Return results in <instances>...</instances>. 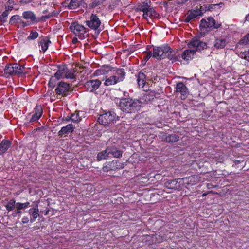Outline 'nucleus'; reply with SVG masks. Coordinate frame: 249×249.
<instances>
[{
    "label": "nucleus",
    "mask_w": 249,
    "mask_h": 249,
    "mask_svg": "<svg viewBox=\"0 0 249 249\" xmlns=\"http://www.w3.org/2000/svg\"><path fill=\"white\" fill-rule=\"evenodd\" d=\"M9 13L7 11H4L1 15L0 16V20H1V22H5L6 21V19L8 17Z\"/></svg>",
    "instance_id": "41"
},
{
    "label": "nucleus",
    "mask_w": 249,
    "mask_h": 249,
    "mask_svg": "<svg viewBox=\"0 0 249 249\" xmlns=\"http://www.w3.org/2000/svg\"><path fill=\"white\" fill-rule=\"evenodd\" d=\"M50 43V40L47 38L43 39L40 41V44L43 52H45L48 49L49 44Z\"/></svg>",
    "instance_id": "30"
},
{
    "label": "nucleus",
    "mask_w": 249,
    "mask_h": 249,
    "mask_svg": "<svg viewBox=\"0 0 249 249\" xmlns=\"http://www.w3.org/2000/svg\"><path fill=\"white\" fill-rule=\"evenodd\" d=\"M207 187L208 189H212L213 188L216 187V186H214L212 185L211 183H208L207 185Z\"/></svg>",
    "instance_id": "50"
},
{
    "label": "nucleus",
    "mask_w": 249,
    "mask_h": 249,
    "mask_svg": "<svg viewBox=\"0 0 249 249\" xmlns=\"http://www.w3.org/2000/svg\"><path fill=\"white\" fill-rule=\"evenodd\" d=\"M29 219L28 216H24L22 219V224H27L29 222Z\"/></svg>",
    "instance_id": "47"
},
{
    "label": "nucleus",
    "mask_w": 249,
    "mask_h": 249,
    "mask_svg": "<svg viewBox=\"0 0 249 249\" xmlns=\"http://www.w3.org/2000/svg\"><path fill=\"white\" fill-rule=\"evenodd\" d=\"M179 136L176 134L172 133L168 134L167 133H163L162 138L163 141L167 143H173L178 142L179 140Z\"/></svg>",
    "instance_id": "15"
},
{
    "label": "nucleus",
    "mask_w": 249,
    "mask_h": 249,
    "mask_svg": "<svg viewBox=\"0 0 249 249\" xmlns=\"http://www.w3.org/2000/svg\"><path fill=\"white\" fill-rule=\"evenodd\" d=\"M177 78H181V77H179V76H177Z\"/></svg>",
    "instance_id": "62"
},
{
    "label": "nucleus",
    "mask_w": 249,
    "mask_h": 249,
    "mask_svg": "<svg viewBox=\"0 0 249 249\" xmlns=\"http://www.w3.org/2000/svg\"><path fill=\"white\" fill-rule=\"evenodd\" d=\"M111 78H116V76H112Z\"/></svg>",
    "instance_id": "61"
},
{
    "label": "nucleus",
    "mask_w": 249,
    "mask_h": 249,
    "mask_svg": "<svg viewBox=\"0 0 249 249\" xmlns=\"http://www.w3.org/2000/svg\"><path fill=\"white\" fill-rule=\"evenodd\" d=\"M51 17V16L50 15H48V16H43L41 17V20H45L46 19H48L49 18Z\"/></svg>",
    "instance_id": "53"
},
{
    "label": "nucleus",
    "mask_w": 249,
    "mask_h": 249,
    "mask_svg": "<svg viewBox=\"0 0 249 249\" xmlns=\"http://www.w3.org/2000/svg\"><path fill=\"white\" fill-rule=\"evenodd\" d=\"M21 213V210H17V211L16 212H15V214L16 215L17 214L20 215Z\"/></svg>",
    "instance_id": "55"
},
{
    "label": "nucleus",
    "mask_w": 249,
    "mask_h": 249,
    "mask_svg": "<svg viewBox=\"0 0 249 249\" xmlns=\"http://www.w3.org/2000/svg\"><path fill=\"white\" fill-rule=\"evenodd\" d=\"M195 177H189L183 178H181L182 180L188 185H193L195 183V181L194 180Z\"/></svg>",
    "instance_id": "34"
},
{
    "label": "nucleus",
    "mask_w": 249,
    "mask_h": 249,
    "mask_svg": "<svg viewBox=\"0 0 249 249\" xmlns=\"http://www.w3.org/2000/svg\"><path fill=\"white\" fill-rule=\"evenodd\" d=\"M106 149L108 153V156L111 154L114 158H120L122 156V151L119 150L115 145L107 146Z\"/></svg>",
    "instance_id": "16"
},
{
    "label": "nucleus",
    "mask_w": 249,
    "mask_h": 249,
    "mask_svg": "<svg viewBox=\"0 0 249 249\" xmlns=\"http://www.w3.org/2000/svg\"><path fill=\"white\" fill-rule=\"evenodd\" d=\"M105 0H94L91 4L89 5L90 8H93L95 6L102 4Z\"/></svg>",
    "instance_id": "38"
},
{
    "label": "nucleus",
    "mask_w": 249,
    "mask_h": 249,
    "mask_svg": "<svg viewBox=\"0 0 249 249\" xmlns=\"http://www.w3.org/2000/svg\"><path fill=\"white\" fill-rule=\"evenodd\" d=\"M75 127L71 124H70L65 126L62 127L61 130L59 131L58 134L59 136L62 137L63 135L72 133Z\"/></svg>",
    "instance_id": "19"
},
{
    "label": "nucleus",
    "mask_w": 249,
    "mask_h": 249,
    "mask_svg": "<svg viewBox=\"0 0 249 249\" xmlns=\"http://www.w3.org/2000/svg\"><path fill=\"white\" fill-rule=\"evenodd\" d=\"M107 71L105 70V68H102L97 70L93 74V76H98L104 75L106 73Z\"/></svg>",
    "instance_id": "35"
},
{
    "label": "nucleus",
    "mask_w": 249,
    "mask_h": 249,
    "mask_svg": "<svg viewBox=\"0 0 249 249\" xmlns=\"http://www.w3.org/2000/svg\"><path fill=\"white\" fill-rule=\"evenodd\" d=\"M240 42L242 44L249 45V33L241 39ZM245 59L249 61V50L247 52H245Z\"/></svg>",
    "instance_id": "28"
},
{
    "label": "nucleus",
    "mask_w": 249,
    "mask_h": 249,
    "mask_svg": "<svg viewBox=\"0 0 249 249\" xmlns=\"http://www.w3.org/2000/svg\"><path fill=\"white\" fill-rule=\"evenodd\" d=\"M117 73L121 77L125 76V72L122 69H118L117 70Z\"/></svg>",
    "instance_id": "45"
},
{
    "label": "nucleus",
    "mask_w": 249,
    "mask_h": 249,
    "mask_svg": "<svg viewBox=\"0 0 249 249\" xmlns=\"http://www.w3.org/2000/svg\"><path fill=\"white\" fill-rule=\"evenodd\" d=\"M232 83H233V84H235L236 83V82H231Z\"/></svg>",
    "instance_id": "63"
},
{
    "label": "nucleus",
    "mask_w": 249,
    "mask_h": 249,
    "mask_svg": "<svg viewBox=\"0 0 249 249\" xmlns=\"http://www.w3.org/2000/svg\"><path fill=\"white\" fill-rule=\"evenodd\" d=\"M188 16H190V18H191V19L196 18L197 17V15L194 13H190Z\"/></svg>",
    "instance_id": "49"
},
{
    "label": "nucleus",
    "mask_w": 249,
    "mask_h": 249,
    "mask_svg": "<svg viewBox=\"0 0 249 249\" xmlns=\"http://www.w3.org/2000/svg\"><path fill=\"white\" fill-rule=\"evenodd\" d=\"M221 24L216 23L215 20L212 17H208L207 19H202L200 21V28L202 32L205 33L213 28H218Z\"/></svg>",
    "instance_id": "5"
},
{
    "label": "nucleus",
    "mask_w": 249,
    "mask_h": 249,
    "mask_svg": "<svg viewBox=\"0 0 249 249\" xmlns=\"http://www.w3.org/2000/svg\"><path fill=\"white\" fill-rule=\"evenodd\" d=\"M10 4L13 3V0H9V1Z\"/></svg>",
    "instance_id": "58"
},
{
    "label": "nucleus",
    "mask_w": 249,
    "mask_h": 249,
    "mask_svg": "<svg viewBox=\"0 0 249 249\" xmlns=\"http://www.w3.org/2000/svg\"><path fill=\"white\" fill-rule=\"evenodd\" d=\"M16 201L14 199H11L7 204L5 205L6 210L8 211H12L15 208H16Z\"/></svg>",
    "instance_id": "32"
},
{
    "label": "nucleus",
    "mask_w": 249,
    "mask_h": 249,
    "mask_svg": "<svg viewBox=\"0 0 249 249\" xmlns=\"http://www.w3.org/2000/svg\"><path fill=\"white\" fill-rule=\"evenodd\" d=\"M206 195V193H204V194H203L202 196H205Z\"/></svg>",
    "instance_id": "60"
},
{
    "label": "nucleus",
    "mask_w": 249,
    "mask_h": 249,
    "mask_svg": "<svg viewBox=\"0 0 249 249\" xmlns=\"http://www.w3.org/2000/svg\"><path fill=\"white\" fill-rule=\"evenodd\" d=\"M180 179L178 178L177 179L168 180L165 182L164 185L166 187L170 189H178L180 187V185L178 180Z\"/></svg>",
    "instance_id": "21"
},
{
    "label": "nucleus",
    "mask_w": 249,
    "mask_h": 249,
    "mask_svg": "<svg viewBox=\"0 0 249 249\" xmlns=\"http://www.w3.org/2000/svg\"><path fill=\"white\" fill-rule=\"evenodd\" d=\"M57 88L55 89V92L57 94L61 95L67 94V92L69 91L70 86L69 84L66 82H59L57 83Z\"/></svg>",
    "instance_id": "10"
},
{
    "label": "nucleus",
    "mask_w": 249,
    "mask_h": 249,
    "mask_svg": "<svg viewBox=\"0 0 249 249\" xmlns=\"http://www.w3.org/2000/svg\"><path fill=\"white\" fill-rule=\"evenodd\" d=\"M108 153L106 149L105 150L98 153L97 156V160L98 161H100L103 160H106L108 158Z\"/></svg>",
    "instance_id": "29"
},
{
    "label": "nucleus",
    "mask_w": 249,
    "mask_h": 249,
    "mask_svg": "<svg viewBox=\"0 0 249 249\" xmlns=\"http://www.w3.org/2000/svg\"><path fill=\"white\" fill-rule=\"evenodd\" d=\"M70 28L75 35L78 36L82 35L86 32V28L77 22L72 23Z\"/></svg>",
    "instance_id": "11"
},
{
    "label": "nucleus",
    "mask_w": 249,
    "mask_h": 249,
    "mask_svg": "<svg viewBox=\"0 0 249 249\" xmlns=\"http://www.w3.org/2000/svg\"><path fill=\"white\" fill-rule=\"evenodd\" d=\"M137 81L139 87L145 91L150 90V87L153 84L152 79H137Z\"/></svg>",
    "instance_id": "9"
},
{
    "label": "nucleus",
    "mask_w": 249,
    "mask_h": 249,
    "mask_svg": "<svg viewBox=\"0 0 249 249\" xmlns=\"http://www.w3.org/2000/svg\"><path fill=\"white\" fill-rule=\"evenodd\" d=\"M19 23L22 24L23 27H25V26H29V25L32 24L27 21L26 22H25V21H23L22 19H21V22H20Z\"/></svg>",
    "instance_id": "48"
},
{
    "label": "nucleus",
    "mask_w": 249,
    "mask_h": 249,
    "mask_svg": "<svg viewBox=\"0 0 249 249\" xmlns=\"http://www.w3.org/2000/svg\"><path fill=\"white\" fill-rule=\"evenodd\" d=\"M29 202H26L25 203L17 202L16 204V208L17 210L25 209L30 205Z\"/></svg>",
    "instance_id": "33"
},
{
    "label": "nucleus",
    "mask_w": 249,
    "mask_h": 249,
    "mask_svg": "<svg viewBox=\"0 0 249 249\" xmlns=\"http://www.w3.org/2000/svg\"><path fill=\"white\" fill-rule=\"evenodd\" d=\"M83 3V0H71L68 5V7L71 9H75L82 5Z\"/></svg>",
    "instance_id": "27"
},
{
    "label": "nucleus",
    "mask_w": 249,
    "mask_h": 249,
    "mask_svg": "<svg viewBox=\"0 0 249 249\" xmlns=\"http://www.w3.org/2000/svg\"><path fill=\"white\" fill-rule=\"evenodd\" d=\"M152 57L157 59L167 58L170 60L177 61L180 56L177 55V50H173L167 45L157 47L153 48Z\"/></svg>",
    "instance_id": "1"
},
{
    "label": "nucleus",
    "mask_w": 249,
    "mask_h": 249,
    "mask_svg": "<svg viewBox=\"0 0 249 249\" xmlns=\"http://www.w3.org/2000/svg\"><path fill=\"white\" fill-rule=\"evenodd\" d=\"M66 120L67 121H69V120H71V119H70V118H69L68 117H67V118L66 119Z\"/></svg>",
    "instance_id": "59"
},
{
    "label": "nucleus",
    "mask_w": 249,
    "mask_h": 249,
    "mask_svg": "<svg viewBox=\"0 0 249 249\" xmlns=\"http://www.w3.org/2000/svg\"><path fill=\"white\" fill-rule=\"evenodd\" d=\"M153 55V53H152L151 52L149 51V52L147 53L146 54V56H144V60L145 61H147V60H149V59L152 57Z\"/></svg>",
    "instance_id": "46"
},
{
    "label": "nucleus",
    "mask_w": 249,
    "mask_h": 249,
    "mask_svg": "<svg viewBox=\"0 0 249 249\" xmlns=\"http://www.w3.org/2000/svg\"><path fill=\"white\" fill-rule=\"evenodd\" d=\"M13 7L12 6H9L6 7L5 11H7L8 13H9V12L11 11L13 9Z\"/></svg>",
    "instance_id": "52"
},
{
    "label": "nucleus",
    "mask_w": 249,
    "mask_h": 249,
    "mask_svg": "<svg viewBox=\"0 0 249 249\" xmlns=\"http://www.w3.org/2000/svg\"><path fill=\"white\" fill-rule=\"evenodd\" d=\"M38 36V33L36 31H31L29 36L27 37L29 40H34Z\"/></svg>",
    "instance_id": "37"
},
{
    "label": "nucleus",
    "mask_w": 249,
    "mask_h": 249,
    "mask_svg": "<svg viewBox=\"0 0 249 249\" xmlns=\"http://www.w3.org/2000/svg\"><path fill=\"white\" fill-rule=\"evenodd\" d=\"M228 42V39L226 37L221 36L219 38H216L213 44L215 48L220 49L224 48Z\"/></svg>",
    "instance_id": "14"
},
{
    "label": "nucleus",
    "mask_w": 249,
    "mask_h": 249,
    "mask_svg": "<svg viewBox=\"0 0 249 249\" xmlns=\"http://www.w3.org/2000/svg\"><path fill=\"white\" fill-rule=\"evenodd\" d=\"M55 76L57 78H74L73 73L69 72L66 66H62L59 67L57 71L55 73Z\"/></svg>",
    "instance_id": "7"
},
{
    "label": "nucleus",
    "mask_w": 249,
    "mask_h": 249,
    "mask_svg": "<svg viewBox=\"0 0 249 249\" xmlns=\"http://www.w3.org/2000/svg\"><path fill=\"white\" fill-rule=\"evenodd\" d=\"M191 19V18H190V16H188L185 19V22H189Z\"/></svg>",
    "instance_id": "54"
},
{
    "label": "nucleus",
    "mask_w": 249,
    "mask_h": 249,
    "mask_svg": "<svg viewBox=\"0 0 249 249\" xmlns=\"http://www.w3.org/2000/svg\"><path fill=\"white\" fill-rule=\"evenodd\" d=\"M246 21H249V14L246 17Z\"/></svg>",
    "instance_id": "57"
},
{
    "label": "nucleus",
    "mask_w": 249,
    "mask_h": 249,
    "mask_svg": "<svg viewBox=\"0 0 249 249\" xmlns=\"http://www.w3.org/2000/svg\"><path fill=\"white\" fill-rule=\"evenodd\" d=\"M101 84V82L98 80H90L88 81L85 84V87L89 91H93L94 90L97 89Z\"/></svg>",
    "instance_id": "12"
},
{
    "label": "nucleus",
    "mask_w": 249,
    "mask_h": 249,
    "mask_svg": "<svg viewBox=\"0 0 249 249\" xmlns=\"http://www.w3.org/2000/svg\"><path fill=\"white\" fill-rule=\"evenodd\" d=\"M59 79H57V80H59ZM56 79H50V81L49 82V86L50 87L53 88L56 85H57V83H56Z\"/></svg>",
    "instance_id": "42"
},
{
    "label": "nucleus",
    "mask_w": 249,
    "mask_h": 249,
    "mask_svg": "<svg viewBox=\"0 0 249 249\" xmlns=\"http://www.w3.org/2000/svg\"><path fill=\"white\" fill-rule=\"evenodd\" d=\"M189 49L185 50L181 57L185 60L192 59L196 51H200L207 47L206 43L197 39H193L188 44Z\"/></svg>",
    "instance_id": "2"
},
{
    "label": "nucleus",
    "mask_w": 249,
    "mask_h": 249,
    "mask_svg": "<svg viewBox=\"0 0 249 249\" xmlns=\"http://www.w3.org/2000/svg\"><path fill=\"white\" fill-rule=\"evenodd\" d=\"M234 165L238 168H242L245 164V162L244 160H235L234 161Z\"/></svg>",
    "instance_id": "40"
},
{
    "label": "nucleus",
    "mask_w": 249,
    "mask_h": 249,
    "mask_svg": "<svg viewBox=\"0 0 249 249\" xmlns=\"http://www.w3.org/2000/svg\"><path fill=\"white\" fill-rule=\"evenodd\" d=\"M155 98V95L154 92H150L149 93H145L139 99L138 101L140 102V107L142 103L146 104L149 102L152 101Z\"/></svg>",
    "instance_id": "18"
},
{
    "label": "nucleus",
    "mask_w": 249,
    "mask_h": 249,
    "mask_svg": "<svg viewBox=\"0 0 249 249\" xmlns=\"http://www.w3.org/2000/svg\"><path fill=\"white\" fill-rule=\"evenodd\" d=\"M78 41L77 40V39L76 38H74L73 39H72V42L73 43H76Z\"/></svg>",
    "instance_id": "56"
},
{
    "label": "nucleus",
    "mask_w": 249,
    "mask_h": 249,
    "mask_svg": "<svg viewBox=\"0 0 249 249\" xmlns=\"http://www.w3.org/2000/svg\"><path fill=\"white\" fill-rule=\"evenodd\" d=\"M120 109L127 113H135L140 108V102L138 100L131 98H124L120 100L119 103Z\"/></svg>",
    "instance_id": "3"
},
{
    "label": "nucleus",
    "mask_w": 249,
    "mask_h": 249,
    "mask_svg": "<svg viewBox=\"0 0 249 249\" xmlns=\"http://www.w3.org/2000/svg\"><path fill=\"white\" fill-rule=\"evenodd\" d=\"M151 7L150 1L149 0H146L145 1L142 2L137 5L136 10L143 12Z\"/></svg>",
    "instance_id": "23"
},
{
    "label": "nucleus",
    "mask_w": 249,
    "mask_h": 249,
    "mask_svg": "<svg viewBox=\"0 0 249 249\" xmlns=\"http://www.w3.org/2000/svg\"><path fill=\"white\" fill-rule=\"evenodd\" d=\"M149 76L150 75H148V72H147L146 71H143L139 72L138 78H142L143 77L146 78L149 77Z\"/></svg>",
    "instance_id": "43"
},
{
    "label": "nucleus",
    "mask_w": 249,
    "mask_h": 249,
    "mask_svg": "<svg viewBox=\"0 0 249 249\" xmlns=\"http://www.w3.org/2000/svg\"><path fill=\"white\" fill-rule=\"evenodd\" d=\"M143 13V17L145 19H147L148 17L152 18L153 17H157V13L156 11L152 7L150 8L147 10H146Z\"/></svg>",
    "instance_id": "26"
},
{
    "label": "nucleus",
    "mask_w": 249,
    "mask_h": 249,
    "mask_svg": "<svg viewBox=\"0 0 249 249\" xmlns=\"http://www.w3.org/2000/svg\"><path fill=\"white\" fill-rule=\"evenodd\" d=\"M35 113L30 119V122L35 121L40 118L42 114V108L41 106H36L35 108Z\"/></svg>",
    "instance_id": "24"
},
{
    "label": "nucleus",
    "mask_w": 249,
    "mask_h": 249,
    "mask_svg": "<svg viewBox=\"0 0 249 249\" xmlns=\"http://www.w3.org/2000/svg\"><path fill=\"white\" fill-rule=\"evenodd\" d=\"M86 25L93 30H96L100 26L101 21L95 14H91L89 20L86 21Z\"/></svg>",
    "instance_id": "8"
},
{
    "label": "nucleus",
    "mask_w": 249,
    "mask_h": 249,
    "mask_svg": "<svg viewBox=\"0 0 249 249\" xmlns=\"http://www.w3.org/2000/svg\"><path fill=\"white\" fill-rule=\"evenodd\" d=\"M119 79H106L104 84L107 86L114 85L118 82Z\"/></svg>",
    "instance_id": "39"
},
{
    "label": "nucleus",
    "mask_w": 249,
    "mask_h": 249,
    "mask_svg": "<svg viewBox=\"0 0 249 249\" xmlns=\"http://www.w3.org/2000/svg\"><path fill=\"white\" fill-rule=\"evenodd\" d=\"M21 22V18L19 15L13 16L10 19L9 23L11 25H15Z\"/></svg>",
    "instance_id": "31"
},
{
    "label": "nucleus",
    "mask_w": 249,
    "mask_h": 249,
    "mask_svg": "<svg viewBox=\"0 0 249 249\" xmlns=\"http://www.w3.org/2000/svg\"><path fill=\"white\" fill-rule=\"evenodd\" d=\"M28 213L31 215L30 221L31 222H34L39 215V210L38 209L37 205L35 207L30 209L28 211Z\"/></svg>",
    "instance_id": "22"
},
{
    "label": "nucleus",
    "mask_w": 249,
    "mask_h": 249,
    "mask_svg": "<svg viewBox=\"0 0 249 249\" xmlns=\"http://www.w3.org/2000/svg\"><path fill=\"white\" fill-rule=\"evenodd\" d=\"M22 17L24 19L26 20L32 24L38 22L36 20L35 14L31 11H26L23 12L22 13Z\"/></svg>",
    "instance_id": "13"
},
{
    "label": "nucleus",
    "mask_w": 249,
    "mask_h": 249,
    "mask_svg": "<svg viewBox=\"0 0 249 249\" xmlns=\"http://www.w3.org/2000/svg\"><path fill=\"white\" fill-rule=\"evenodd\" d=\"M32 0H21L20 2L23 3L27 4L31 2Z\"/></svg>",
    "instance_id": "51"
},
{
    "label": "nucleus",
    "mask_w": 249,
    "mask_h": 249,
    "mask_svg": "<svg viewBox=\"0 0 249 249\" xmlns=\"http://www.w3.org/2000/svg\"><path fill=\"white\" fill-rule=\"evenodd\" d=\"M117 118L118 117H116V113L114 111H110L104 113L100 115L98 119V121L104 125L110 126L114 123Z\"/></svg>",
    "instance_id": "4"
},
{
    "label": "nucleus",
    "mask_w": 249,
    "mask_h": 249,
    "mask_svg": "<svg viewBox=\"0 0 249 249\" xmlns=\"http://www.w3.org/2000/svg\"><path fill=\"white\" fill-rule=\"evenodd\" d=\"M25 68L23 66L15 63L9 64L4 69L5 73L9 74L11 76H22L23 71Z\"/></svg>",
    "instance_id": "6"
},
{
    "label": "nucleus",
    "mask_w": 249,
    "mask_h": 249,
    "mask_svg": "<svg viewBox=\"0 0 249 249\" xmlns=\"http://www.w3.org/2000/svg\"><path fill=\"white\" fill-rule=\"evenodd\" d=\"M12 142L8 139L3 140L0 143V155L6 153L8 149L11 146Z\"/></svg>",
    "instance_id": "17"
},
{
    "label": "nucleus",
    "mask_w": 249,
    "mask_h": 249,
    "mask_svg": "<svg viewBox=\"0 0 249 249\" xmlns=\"http://www.w3.org/2000/svg\"><path fill=\"white\" fill-rule=\"evenodd\" d=\"M102 170L104 172H107L109 171L112 170L109 163H108L107 165L104 166L102 168Z\"/></svg>",
    "instance_id": "44"
},
{
    "label": "nucleus",
    "mask_w": 249,
    "mask_h": 249,
    "mask_svg": "<svg viewBox=\"0 0 249 249\" xmlns=\"http://www.w3.org/2000/svg\"><path fill=\"white\" fill-rule=\"evenodd\" d=\"M177 91L181 93L183 99H185L188 94V91L186 86L182 82H179L177 84L176 86Z\"/></svg>",
    "instance_id": "20"
},
{
    "label": "nucleus",
    "mask_w": 249,
    "mask_h": 249,
    "mask_svg": "<svg viewBox=\"0 0 249 249\" xmlns=\"http://www.w3.org/2000/svg\"><path fill=\"white\" fill-rule=\"evenodd\" d=\"M109 163L112 171L123 169L124 167V163L120 162L118 160H114L112 161L109 162Z\"/></svg>",
    "instance_id": "25"
},
{
    "label": "nucleus",
    "mask_w": 249,
    "mask_h": 249,
    "mask_svg": "<svg viewBox=\"0 0 249 249\" xmlns=\"http://www.w3.org/2000/svg\"><path fill=\"white\" fill-rule=\"evenodd\" d=\"M70 119L72 122L76 123L79 122L81 120V117L79 116V112H75L72 114Z\"/></svg>",
    "instance_id": "36"
}]
</instances>
